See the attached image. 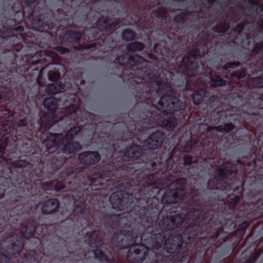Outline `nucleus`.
Returning <instances> with one entry per match:
<instances>
[{
  "label": "nucleus",
  "instance_id": "46",
  "mask_svg": "<svg viewBox=\"0 0 263 263\" xmlns=\"http://www.w3.org/2000/svg\"><path fill=\"white\" fill-rule=\"evenodd\" d=\"M151 102H152V104H153V105H154V101L152 100V101H151Z\"/></svg>",
  "mask_w": 263,
  "mask_h": 263
},
{
  "label": "nucleus",
  "instance_id": "28",
  "mask_svg": "<svg viewBox=\"0 0 263 263\" xmlns=\"http://www.w3.org/2000/svg\"><path fill=\"white\" fill-rule=\"evenodd\" d=\"M93 254L96 258L101 261L108 260L107 256L104 254L100 249H96L93 251Z\"/></svg>",
  "mask_w": 263,
  "mask_h": 263
},
{
  "label": "nucleus",
  "instance_id": "41",
  "mask_svg": "<svg viewBox=\"0 0 263 263\" xmlns=\"http://www.w3.org/2000/svg\"><path fill=\"white\" fill-rule=\"evenodd\" d=\"M37 83L39 84V85H41V83H40V77H39L38 78H37Z\"/></svg>",
  "mask_w": 263,
  "mask_h": 263
},
{
  "label": "nucleus",
  "instance_id": "13",
  "mask_svg": "<svg viewBox=\"0 0 263 263\" xmlns=\"http://www.w3.org/2000/svg\"><path fill=\"white\" fill-rule=\"evenodd\" d=\"M59 205L58 200L55 199H50L43 204L42 210L43 213L49 214L55 212Z\"/></svg>",
  "mask_w": 263,
  "mask_h": 263
},
{
  "label": "nucleus",
  "instance_id": "9",
  "mask_svg": "<svg viewBox=\"0 0 263 263\" xmlns=\"http://www.w3.org/2000/svg\"><path fill=\"white\" fill-rule=\"evenodd\" d=\"M164 136L159 132L152 134L144 141V145L151 149H154L160 146L163 140Z\"/></svg>",
  "mask_w": 263,
  "mask_h": 263
},
{
  "label": "nucleus",
  "instance_id": "15",
  "mask_svg": "<svg viewBox=\"0 0 263 263\" xmlns=\"http://www.w3.org/2000/svg\"><path fill=\"white\" fill-rule=\"evenodd\" d=\"M199 52L198 51H192L191 53L187 54L184 57L182 60V64L184 68L188 69L192 66V63L193 62V60L195 59L199 55Z\"/></svg>",
  "mask_w": 263,
  "mask_h": 263
},
{
  "label": "nucleus",
  "instance_id": "18",
  "mask_svg": "<svg viewBox=\"0 0 263 263\" xmlns=\"http://www.w3.org/2000/svg\"><path fill=\"white\" fill-rule=\"evenodd\" d=\"M64 88L59 85L57 82L48 85L46 88V93L49 95L62 92Z\"/></svg>",
  "mask_w": 263,
  "mask_h": 263
},
{
  "label": "nucleus",
  "instance_id": "20",
  "mask_svg": "<svg viewBox=\"0 0 263 263\" xmlns=\"http://www.w3.org/2000/svg\"><path fill=\"white\" fill-rule=\"evenodd\" d=\"M34 229L33 228H29L25 227L24 225L21 226L20 232L23 237L29 238L33 236L34 233Z\"/></svg>",
  "mask_w": 263,
  "mask_h": 263
},
{
  "label": "nucleus",
  "instance_id": "2",
  "mask_svg": "<svg viewBox=\"0 0 263 263\" xmlns=\"http://www.w3.org/2000/svg\"><path fill=\"white\" fill-rule=\"evenodd\" d=\"M119 236H121L122 241L125 240L131 242V243L128 242L127 245V246H131L128 256H129L130 254L133 255V258L137 261H142L148 252V249L143 245H139L135 242L141 241L142 240H145L144 236L138 235L135 233L133 230L132 232L122 230L118 234V237ZM184 237L182 235L170 236L167 240L164 241V237L162 234L154 233L151 235L149 240L146 241H147V245L153 250H157L163 245L164 248L168 253H173L181 247V242L184 241Z\"/></svg>",
  "mask_w": 263,
  "mask_h": 263
},
{
  "label": "nucleus",
  "instance_id": "40",
  "mask_svg": "<svg viewBox=\"0 0 263 263\" xmlns=\"http://www.w3.org/2000/svg\"><path fill=\"white\" fill-rule=\"evenodd\" d=\"M35 0H25V2L27 3H31L33 2Z\"/></svg>",
  "mask_w": 263,
  "mask_h": 263
},
{
  "label": "nucleus",
  "instance_id": "38",
  "mask_svg": "<svg viewBox=\"0 0 263 263\" xmlns=\"http://www.w3.org/2000/svg\"><path fill=\"white\" fill-rule=\"evenodd\" d=\"M158 45H155L154 46V50L156 52H158Z\"/></svg>",
  "mask_w": 263,
  "mask_h": 263
},
{
  "label": "nucleus",
  "instance_id": "42",
  "mask_svg": "<svg viewBox=\"0 0 263 263\" xmlns=\"http://www.w3.org/2000/svg\"><path fill=\"white\" fill-rule=\"evenodd\" d=\"M68 179V178L66 179L65 183H68L69 184H71L72 182H70V181H68V180H67Z\"/></svg>",
  "mask_w": 263,
  "mask_h": 263
},
{
  "label": "nucleus",
  "instance_id": "17",
  "mask_svg": "<svg viewBox=\"0 0 263 263\" xmlns=\"http://www.w3.org/2000/svg\"><path fill=\"white\" fill-rule=\"evenodd\" d=\"M90 184L92 186L102 185L104 181H108V179H105V178L100 174H94L93 176L89 177Z\"/></svg>",
  "mask_w": 263,
  "mask_h": 263
},
{
  "label": "nucleus",
  "instance_id": "16",
  "mask_svg": "<svg viewBox=\"0 0 263 263\" xmlns=\"http://www.w3.org/2000/svg\"><path fill=\"white\" fill-rule=\"evenodd\" d=\"M12 237L13 236H11L6 238L1 244L3 249H4L3 247L5 246V251L8 254H9L10 253L15 254V253L11 250L12 249L14 248L15 246V242L13 241Z\"/></svg>",
  "mask_w": 263,
  "mask_h": 263
},
{
  "label": "nucleus",
  "instance_id": "5",
  "mask_svg": "<svg viewBox=\"0 0 263 263\" xmlns=\"http://www.w3.org/2000/svg\"><path fill=\"white\" fill-rule=\"evenodd\" d=\"M184 179H179L174 181L164 191V187H160L156 185H152L153 193L162 194L163 195L161 198V202L163 203L167 204L166 206V209H170L171 207L174 206L171 204H176L179 201L185 200V193L184 191V187L180 184L184 183Z\"/></svg>",
  "mask_w": 263,
  "mask_h": 263
},
{
  "label": "nucleus",
  "instance_id": "12",
  "mask_svg": "<svg viewBox=\"0 0 263 263\" xmlns=\"http://www.w3.org/2000/svg\"><path fill=\"white\" fill-rule=\"evenodd\" d=\"M219 161L217 163L214 161L211 164L212 167H217L218 174L222 177H224L227 175L231 173V170L228 167H231V164L230 163H224Z\"/></svg>",
  "mask_w": 263,
  "mask_h": 263
},
{
  "label": "nucleus",
  "instance_id": "36",
  "mask_svg": "<svg viewBox=\"0 0 263 263\" xmlns=\"http://www.w3.org/2000/svg\"><path fill=\"white\" fill-rule=\"evenodd\" d=\"M189 158V157L188 156H186L185 158H184V163L186 164H189L190 163H192V161L191 160L189 162H187V159Z\"/></svg>",
  "mask_w": 263,
  "mask_h": 263
},
{
  "label": "nucleus",
  "instance_id": "23",
  "mask_svg": "<svg viewBox=\"0 0 263 263\" xmlns=\"http://www.w3.org/2000/svg\"><path fill=\"white\" fill-rule=\"evenodd\" d=\"M201 215L202 212L199 210H196L194 211L188 213L186 218L188 222L191 219L193 220L199 219L201 218Z\"/></svg>",
  "mask_w": 263,
  "mask_h": 263
},
{
  "label": "nucleus",
  "instance_id": "24",
  "mask_svg": "<svg viewBox=\"0 0 263 263\" xmlns=\"http://www.w3.org/2000/svg\"><path fill=\"white\" fill-rule=\"evenodd\" d=\"M73 200L74 201V204L75 206V209L73 211V213L74 215H77L78 213H80L81 214L84 211V204L80 200H77L76 198L72 197Z\"/></svg>",
  "mask_w": 263,
  "mask_h": 263
},
{
  "label": "nucleus",
  "instance_id": "30",
  "mask_svg": "<svg viewBox=\"0 0 263 263\" xmlns=\"http://www.w3.org/2000/svg\"><path fill=\"white\" fill-rule=\"evenodd\" d=\"M48 78H49V79L51 81H55V83L57 82L59 85L62 86L64 88V86L60 84V83H61V81H59V79H60V74L58 73H55L53 77H52L51 76V74L50 73H49L48 74Z\"/></svg>",
  "mask_w": 263,
  "mask_h": 263
},
{
  "label": "nucleus",
  "instance_id": "49",
  "mask_svg": "<svg viewBox=\"0 0 263 263\" xmlns=\"http://www.w3.org/2000/svg\"><path fill=\"white\" fill-rule=\"evenodd\" d=\"M154 127V125H152L151 126V127Z\"/></svg>",
  "mask_w": 263,
  "mask_h": 263
},
{
  "label": "nucleus",
  "instance_id": "4",
  "mask_svg": "<svg viewBox=\"0 0 263 263\" xmlns=\"http://www.w3.org/2000/svg\"><path fill=\"white\" fill-rule=\"evenodd\" d=\"M80 130V127L79 126L70 129L66 134L65 139L61 134H54L49 133L42 144L47 147L49 153L55 152V149L57 151H62L63 153H72L81 148V145L78 143L72 141Z\"/></svg>",
  "mask_w": 263,
  "mask_h": 263
},
{
  "label": "nucleus",
  "instance_id": "10",
  "mask_svg": "<svg viewBox=\"0 0 263 263\" xmlns=\"http://www.w3.org/2000/svg\"><path fill=\"white\" fill-rule=\"evenodd\" d=\"M142 58L137 55L119 57L117 58V62L120 65L126 67H132L138 65Z\"/></svg>",
  "mask_w": 263,
  "mask_h": 263
},
{
  "label": "nucleus",
  "instance_id": "29",
  "mask_svg": "<svg viewBox=\"0 0 263 263\" xmlns=\"http://www.w3.org/2000/svg\"><path fill=\"white\" fill-rule=\"evenodd\" d=\"M11 93L9 89L6 87H0V100L6 99L10 97Z\"/></svg>",
  "mask_w": 263,
  "mask_h": 263
},
{
  "label": "nucleus",
  "instance_id": "32",
  "mask_svg": "<svg viewBox=\"0 0 263 263\" xmlns=\"http://www.w3.org/2000/svg\"><path fill=\"white\" fill-rule=\"evenodd\" d=\"M8 261V257L6 255L0 253V263H5Z\"/></svg>",
  "mask_w": 263,
  "mask_h": 263
},
{
  "label": "nucleus",
  "instance_id": "27",
  "mask_svg": "<svg viewBox=\"0 0 263 263\" xmlns=\"http://www.w3.org/2000/svg\"><path fill=\"white\" fill-rule=\"evenodd\" d=\"M211 85L214 87H220L224 85V81H223L219 77L215 76L211 79Z\"/></svg>",
  "mask_w": 263,
  "mask_h": 263
},
{
  "label": "nucleus",
  "instance_id": "6",
  "mask_svg": "<svg viewBox=\"0 0 263 263\" xmlns=\"http://www.w3.org/2000/svg\"><path fill=\"white\" fill-rule=\"evenodd\" d=\"M186 219L179 214H175L173 216H167L164 217L159 222V227L162 230L169 231L177 228L183 223Z\"/></svg>",
  "mask_w": 263,
  "mask_h": 263
},
{
  "label": "nucleus",
  "instance_id": "11",
  "mask_svg": "<svg viewBox=\"0 0 263 263\" xmlns=\"http://www.w3.org/2000/svg\"><path fill=\"white\" fill-rule=\"evenodd\" d=\"M79 159L81 163L91 164L98 162L100 157L96 152H87L80 154Z\"/></svg>",
  "mask_w": 263,
  "mask_h": 263
},
{
  "label": "nucleus",
  "instance_id": "44",
  "mask_svg": "<svg viewBox=\"0 0 263 263\" xmlns=\"http://www.w3.org/2000/svg\"><path fill=\"white\" fill-rule=\"evenodd\" d=\"M171 158H169L167 160V162H166V163L167 164L171 161Z\"/></svg>",
  "mask_w": 263,
  "mask_h": 263
},
{
  "label": "nucleus",
  "instance_id": "35",
  "mask_svg": "<svg viewBox=\"0 0 263 263\" xmlns=\"http://www.w3.org/2000/svg\"><path fill=\"white\" fill-rule=\"evenodd\" d=\"M233 128V126L231 125H226V128H224L227 132L231 130Z\"/></svg>",
  "mask_w": 263,
  "mask_h": 263
},
{
  "label": "nucleus",
  "instance_id": "48",
  "mask_svg": "<svg viewBox=\"0 0 263 263\" xmlns=\"http://www.w3.org/2000/svg\"><path fill=\"white\" fill-rule=\"evenodd\" d=\"M100 23V21L98 22V23H97V26H98V24Z\"/></svg>",
  "mask_w": 263,
  "mask_h": 263
},
{
  "label": "nucleus",
  "instance_id": "21",
  "mask_svg": "<svg viewBox=\"0 0 263 263\" xmlns=\"http://www.w3.org/2000/svg\"><path fill=\"white\" fill-rule=\"evenodd\" d=\"M205 95V90L203 89H200L195 91V93L192 95V99L194 103L195 104H199Z\"/></svg>",
  "mask_w": 263,
  "mask_h": 263
},
{
  "label": "nucleus",
  "instance_id": "26",
  "mask_svg": "<svg viewBox=\"0 0 263 263\" xmlns=\"http://www.w3.org/2000/svg\"><path fill=\"white\" fill-rule=\"evenodd\" d=\"M122 37L126 41H130L135 37V33L130 29H125L123 31Z\"/></svg>",
  "mask_w": 263,
  "mask_h": 263
},
{
  "label": "nucleus",
  "instance_id": "19",
  "mask_svg": "<svg viewBox=\"0 0 263 263\" xmlns=\"http://www.w3.org/2000/svg\"><path fill=\"white\" fill-rule=\"evenodd\" d=\"M130 213H123V216L121 218H120V223L124 222L125 221H127L128 223H125L124 224L125 225V227L126 226L132 227V225L134 224V220L136 221V219L130 217Z\"/></svg>",
  "mask_w": 263,
  "mask_h": 263
},
{
  "label": "nucleus",
  "instance_id": "43",
  "mask_svg": "<svg viewBox=\"0 0 263 263\" xmlns=\"http://www.w3.org/2000/svg\"><path fill=\"white\" fill-rule=\"evenodd\" d=\"M67 52V50H66L65 49H63V51L61 52V53H62V54H64V53H65V52Z\"/></svg>",
  "mask_w": 263,
  "mask_h": 263
},
{
  "label": "nucleus",
  "instance_id": "37",
  "mask_svg": "<svg viewBox=\"0 0 263 263\" xmlns=\"http://www.w3.org/2000/svg\"><path fill=\"white\" fill-rule=\"evenodd\" d=\"M76 35L77 36H76V40L77 41L79 40L80 39V38H81V34H76Z\"/></svg>",
  "mask_w": 263,
  "mask_h": 263
},
{
  "label": "nucleus",
  "instance_id": "39",
  "mask_svg": "<svg viewBox=\"0 0 263 263\" xmlns=\"http://www.w3.org/2000/svg\"><path fill=\"white\" fill-rule=\"evenodd\" d=\"M7 146V144H6V145H3V143H0V148H1V149H3L5 147H6Z\"/></svg>",
  "mask_w": 263,
  "mask_h": 263
},
{
  "label": "nucleus",
  "instance_id": "34",
  "mask_svg": "<svg viewBox=\"0 0 263 263\" xmlns=\"http://www.w3.org/2000/svg\"><path fill=\"white\" fill-rule=\"evenodd\" d=\"M227 27H223L222 29H219V30H217V29H215V30L217 32H225L227 30Z\"/></svg>",
  "mask_w": 263,
  "mask_h": 263
},
{
  "label": "nucleus",
  "instance_id": "1",
  "mask_svg": "<svg viewBox=\"0 0 263 263\" xmlns=\"http://www.w3.org/2000/svg\"><path fill=\"white\" fill-rule=\"evenodd\" d=\"M147 78L150 80L149 87L156 90L157 94L159 96L161 93H165V96L160 98L156 105L157 109L160 112L155 117V125L171 130L177 124L176 116L182 114L181 103L170 95L172 92L171 87L164 81H161L160 77L148 73Z\"/></svg>",
  "mask_w": 263,
  "mask_h": 263
},
{
  "label": "nucleus",
  "instance_id": "22",
  "mask_svg": "<svg viewBox=\"0 0 263 263\" xmlns=\"http://www.w3.org/2000/svg\"><path fill=\"white\" fill-rule=\"evenodd\" d=\"M144 48L143 44L140 42H133L127 44V49L129 51H141Z\"/></svg>",
  "mask_w": 263,
  "mask_h": 263
},
{
  "label": "nucleus",
  "instance_id": "31",
  "mask_svg": "<svg viewBox=\"0 0 263 263\" xmlns=\"http://www.w3.org/2000/svg\"><path fill=\"white\" fill-rule=\"evenodd\" d=\"M65 185L62 182H58L55 185V190L56 191H59L65 187Z\"/></svg>",
  "mask_w": 263,
  "mask_h": 263
},
{
  "label": "nucleus",
  "instance_id": "47",
  "mask_svg": "<svg viewBox=\"0 0 263 263\" xmlns=\"http://www.w3.org/2000/svg\"><path fill=\"white\" fill-rule=\"evenodd\" d=\"M238 27H240V29H242V27H241V26H238Z\"/></svg>",
  "mask_w": 263,
  "mask_h": 263
},
{
  "label": "nucleus",
  "instance_id": "8",
  "mask_svg": "<svg viewBox=\"0 0 263 263\" xmlns=\"http://www.w3.org/2000/svg\"><path fill=\"white\" fill-rule=\"evenodd\" d=\"M123 160L128 161L130 159L135 160L141 156L142 154V148L141 147L134 144L126 147L122 152Z\"/></svg>",
  "mask_w": 263,
  "mask_h": 263
},
{
  "label": "nucleus",
  "instance_id": "33",
  "mask_svg": "<svg viewBox=\"0 0 263 263\" xmlns=\"http://www.w3.org/2000/svg\"><path fill=\"white\" fill-rule=\"evenodd\" d=\"M26 125V119H21L19 120L18 123L17 124V126L20 127H22L24 125Z\"/></svg>",
  "mask_w": 263,
  "mask_h": 263
},
{
  "label": "nucleus",
  "instance_id": "3",
  "mask_svg": "<svg viewBox=\"0 0 263 263\" xmlns=\"http://www.w3.org/2000/svg\"><path fill=\"white\" fill-rule=\"evenodd\" d=\"M61 100H58L57 97H50L43 101L44 106L48 109V114L45 113L41 118V123L46 128H50L56 122L62 123L65 121L66 125H69L74 121H79L78 115L81 112L80 107L73 105L69 106L65 109L64 115L61 116L60 120H55V109L60 105Z\"/></svg>",
  "mask_w": 263,
  "mask_h": 263
},
{
  "label": "nucleus",
  "instance_id": "14",
  "mask_svg": "<svg viewBox=\"0 0 263 263\" xmlns=\"http://www.w3.org/2000/svg\"><path fill=\"white\" fill-rule=\"evenodd\" d=\"M85 238L87 239L86 240L88 241V244L90 246L100 245L101 240L99 232L98 231L87 234Z\"/></svg>",
  "mask_w": 263,
  "mask_h": 263
},
{
  "label": "nucleus",
  "instance_id": "7",
  "mask_svg": "<svg viewBox=\"0 0 263 263\" xmlns=\"http://www.w3.org/2000/svg\"><path fill=\"white\" fill-rule=\"evenodd\" d=\"M125 196L129 198V195L120 192H115L112 194L109 197V202L112 208L117 211L124 210L125 206V202L124 198Z\"/></svg>",
  "mask_w": 263,
  "mask_h": 263
},
{
  "label": "nucleus",
  "instance_id": "25",
  "mask_svg": "<svg viewBox=\"0 0 263 263\" xmlns=\"http://www.w3.org/2000/svg\"><path fill=\"white\" fill-rule=\"evenodd\" d=\"M7 164H11L15 167H25L28 165V163L24 160H18L14 162H12L9 160H5Z\"/></svg>",
  "mask_w": 263,
  "mask_h": 263
},
{
  "label": "nucleus",
  "instance_id": "45",
  "mask_svg": "<svg viewBox=\"0 0 263 263\" xmlns=\"http://www.w3.org/2000/svg\"><path fill=\"white\" fill-rule=\"evenodd\" d=\"M125 142H125V141H121V143H123V144H125Z\"/></svg>",
  "mask_w": 263,
  "mask_h": 263
}]
</instances>
